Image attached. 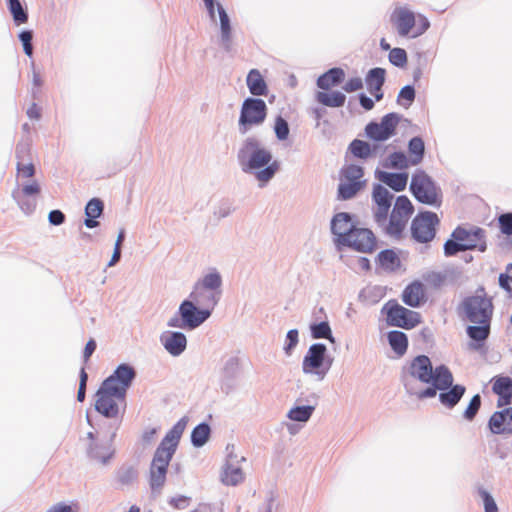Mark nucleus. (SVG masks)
I'll return each mask as SVG.
<instances>
[{"label":"nucleus","instance_id":"obj_1","mask_svg":"<svg viewBox=\"0 0 512 512\" xmlns=\"http://www.w3.org/2000/svg\"><path fill=\"white\" fill-rule=\"evenodd\" d=\"M136 372L133 367L121 364L106 378L96 393L95 409L107 418H116L125 407L126 392Z\"/></svg>","mask_w":512,"mask_h":512},{"label":"nucleus","instance_id":"obj_2","mask_svg":"<svg viewBox=\"0 0 512 512\" xmlns=\"http://www.w3.org/2000/svg\"><path fill=\"white\" fill-rule=\"evenodd\" d=\"M188 423L182 417L165 435L156 449L149 470V485L153 492H160L166 482V475L172 457Z\"/></svg>","mask_w":512,"mask_h":512},{"label":"nucleus","instance_id":"obj_3","mask_svg":"<svg viewBox=\"0 0 512 512\" xmlns=\"http://www.w3.org/2000/svg\"><path fill=\"white\" fill-rule=\"evenodd\" d=\"M482 294L466 297L461 303V309L466 319L476 325L468 326V336L477 341H485L490 334V325L494 306L492 300L488 298L484 290Z\"/></svg>","mask_w":512,"mask_h":512},{"label":"nucleus","instance_id":"obj_4","mask_svg":"<svg viewBox=\"0 0 512 512\" xmlns=\"http://www.w3.org/2000/svg\"><path fill=\"white\" fill-rule=\"evenodd\" d=\"M429 384L435 383L439 390H446L450 388L453 383V375L450 370L440 365L433 369L432 363L428 356L419 355L413 358L408 366L404 369L403 383L406 387V382L411 381L415 385V381Z\"/></svg>","mask_w":512,"mask_h":512},{"label":"nucleus","instance_id":"obj_5","mask_svg":"<svg viewBox=\"0 0 512 512\" xmlns=\"http://www.w3.org/2000/svg\"><path fill=\"white\" fill-rule=\"evenodd\" d=\"M345 79V72L342 68L334 67L320 75L317 79V86L322 91H318L315 99L318 103L332 108L344 106L346 96L340 91L328 92L338 86Z\"/></svg>","mask_w":512,"mask_h":512},{"label":"nucleus","instance_id":"obj_6","mask_svg":"<svg viewBox=\"0 0 512 512\" xmlns=\"http://www.w3.org/2000/svg\"><path fill=\"white\" fill-rule=\"evenodd\" d=\"M390 20L398 34L402 37H418L430 26V23L425 16L415 14L405 7L395 8L391 14Z\"/></svg>","mask_w":512,"mask_h":512},{"label":"nucleus","instance_id":"obj_7","mask_svg":"<svg viewBox=\"0 0 512 512\" xmlns=\"http://www.w3.org/2000/svg\"><path fill=\"white\" fill-rule=\"evenodd\" d=\"M414 212L411 201L406 196H399L392 209L390 219L383 224L385 232L395 238H400L408 220Z\"/></svg>","mask_w":512,"mask_h":512},{"label":"nucleus","instance_id":"obj_8","mask_svg":"<svg viewBox=\"0 0 512 512\" xmlns=\"http://www.w3.org/2000/svg\"><path fill=\"white\" fill-rule=\"evenodd\" d=\"M238 159L243 170L246 171L268 165L272 155L268 150L260 148L259 142L255 138H248L238 152Z\"/></svg>","mask_w":512,"mask_h":512},{"label":"nucleus","instance_id":"obj_9","mask_svg":"<svg viewBox=\"0 0 512 512\" xmlns=\"http://www.w3.org/2000/svg\"><path fill=\"white\" fill-rule=\"evenodd\" d=\"M410 190L421 203L440 206L441 193L431 178L423 171L416 172L411 179Z\"/></svg>","mask_w":512,"mask_h":512},{"label":"nucleus","instance_id":"obj_10","mask_svg":"<svg viewBox=\"0 0 512 512\" xmlns=\"http://www.w3.org/2000/svg\"><path fill=\"white\" fill-rule=\"evenodd\" d=\"M267 117V106L262 99L247 98L244 100L240 117L239 127L242 133H246L251 127L261 125Z\"/></svg>","mask_w":512,"mask_h":512},{"label":"nucleus","instance_id":"obj_11","mask_svg":"<svg viewBox=\"0 0 512 512\" xmlns=\"http://www.w3.org/2000/svg\"><path fill=\"white\" fill-rule=\"evenodd\" d=\"M440 220L436 213L424 211L418 213L411 223V236L418 243H428L435 238Z\"/></svg>","mask_w":512,"mask_h":512},{"label":"nucleus","instance_id":"obj_12","mask_svg":"<svg viewBox=\"0 0 512 512\" xmlns=\"http://www.w3.org/2000/svg\"><path fill=\"white\" fill-rule=\"evenodd\" d=\"M383 310L386 311V320L390 326L409 330L421 323L420 313L405 308L396 301L386 303Z\"/></svg>","mask_w":512,"mask_h":512},{"label":"nucleus","instance_id":"obj_13","mask_svg":"<svg viewBox=\"0 0 512 512\" xmlns=\"http://www.w3.org/2000/svg\"><path fill=\"white\" fill-rule=\"evenodd\" d=\"M363 177L362 167L354 164L345 166L341 170L338 196L343 200L354 197L362 188L361 178Z\"/></svg>","mask_w":512,"mask_h":512},{"label":"nucleus","instance_id":"obj_14","mask_svg":"<svg viewBox=\"0 0 512 512\" xmlns=\"http://www.w3.org/2000/svg\"><path fill=\"white\" fill-rule=\"evenodd\" d=\"M400 117L396 113H389L382 117L381 121L370 122L366 125L365 132L368 138L374 141H386L396 134Z\"/></svg>","mask_w":512,"mask_h":512},{"label":"nucleus","instance_id":"obj_15","mask_svg":"<svg viewBox=\"0 0 512 512\" xmlns=\"http://www.w3.org/2000/svg\"><path fill=\"white\" fill-rule=\"evenodd\" d=\"M452 238L459 240L466 250H479L484 252L487 248L485 230L480 227L465 228L456 227L452 232Z\"/></svg>","mask_w":512,"mask_h":512},{"label":"nucleus","instance_id":"obj_16","mask_svg":"<svg viewBox=\"0 0 512 512\" xmlns=\"http://www.w3.org/2000/svg\"><path fill=\"white\" fill-rule=\"evenodd\" d=\"M326 346L324 344H313L307 351L302 363L303 372L306 374H316L319 379H323L327 369L323 368Z\"/></svg>","mask_w":512,"mask_h":512},{"label":"nucleus","instance_id":"obj_17","mask_svg":"<svg viewBox=\"0 0 512 512\" xmlns=\"http://www.w3.org/2000/svg\"><path fill=\"white\" fill-rule=\"evenodd\" d=\"M363 253H370L376 248V238L367 228L356 227L350 235L343 238V244Z\"/></svg>","mask_w":512,"mask_h":512},{"label":"nucleus","instance_id":"obj_18","mask_svg":"<svg viewBox=\"0 0 512 512\" xmlns=\"http://www.w3.org/2000/svg\"><path fill=\"white\" fill-rule=\"evenodd\" d=\"M26 140L20 141L16 146L17 172L25 178H32L31 142L29 139L30 127L28 123L22 125Z\"/></svg>","mask_w":512,"mask_h":512},{"label":"nucleus","instance_id":"obj_19","mask_svg":"<svg viewBox=\"0 0 512 512\" xmlns=\"http://www.w3.org/2000/svg\"><path fill=\"white\" fill-rule=\"evenodd\" d=\"M185 327L195 329L200 326L211 314L209 309L200 308L191 300H184L179 307Z\"/></svg>","mask_w":512,"mask_h":512},{"label":"nucleus","instance_id":"obj_20","mask_svg":"<svg viewBox=\"0 0 512 512\" xmlns=\"http://www.w3.org/2000/svg\"><path fill=\"white\" fill-rule=\"evenodd\" d=\"M393 195L383 186L376 185L373 189V200L376 204L374 217L378 225L385 224L391 207Z\"/></svg>","mask_w":512,"mask_h":512},{"label":"nucleus","instance_id":"obj_21","mask_svg":"<svg viewBox=\"0 0 512 512\" xmlns=\"http://www.w3.org/2000/svg\"><path fill=\"white\" fill-rule=\"evenodd\" d=\"M492 392L497 395V407H506L512 402V378L496 375L490 380Z\"/></svg>","mask_w":512,"mask_h":512},{"label":"nucleus","instance_id":"obj_22","mask_svg":"<svg viewBox=\"0 0 512 512\" xmlns=\"http://www.w3.org/2000/svg\"><path fill=\"white\" fill-rule=\"evenodd\" d=\"M401 298L409 307H420L428 300L427 289L421 281L414 280L404 288Z\"/></svg>","mask_w":512,"mask_h":512},{"label":"nucleus","instance_id":"obj_23","mask_svg":"<svg viewBox=\"0 0 512 512\" xmlns=\"http://www.w3.org/2000/svg\"><path fill=\"white\" fill-rule=\"evenodd\" d=\"M493 434L512 433V407H505L501 411L494 412L488 422Z\"/></svg>","mask_w":512,"mask_h":512},{"label":"nucleus","instance_id":"obj_24","mask_svg":"<svg viewBox=\"0 0 512 512\" xmlns=\"http://www.w3.org/2000/svg\"><path fill=\"white\" fill-rule=\"evenodd\" d=\"M219 296L220 291H212L199 285H195L194 290L190 294L192 302L198 307L209 309L210 311L216 306Z\"/></svg>","mask_w":512,"mask_h":512},{"label":"nucleus","instance_id":"obj_25","mask_svg":"<svg viewBox=\"0 0 512 512\" xmlns=\"http://www.w3.org/2000/svg\"><path fill=\"white\" fill-rule=\"evenodd\" d=\"M386 78V71L383 68L376 67L368 71L365 81L367 89L376 101L383 99L382 87Z\"/></svg>","mask_w":512,"mask_h":512},{"label":"nucleus","instance_id":"obj_26","mask_svg":"<svg viewBox=\"0 0 512 512\" xmlns=\"http://www.w3.org/2000/svg\"><path fill=\"white\" fill-rule=\"evenodd\" d=\"M354 228L356 226L353 225L351 216L345 212L336 214L331 221V231L340 244H343V238L348 237Z\"/></svg>","mask_w":512,"mask_h":512},{"label":"nucleus","instance_id":"obj_27","mask_svg":"<svg viewBox=\"0 0 512 512\" xmlns=\"http://www.w3.org/2000/svg\"><path fill=\"white\" fill-rule=\"evenodd\" d=\"M165 349L173 356L180 355L186 348L187 340L181 332H167L161 336Z\"/></svg>","mask_w":512,"mask_h":512},{"label":"nucleus","instance_id":"obj_28","mask_svg":"<svg viewBox=\"0 0 512 512\" xmlns=\"http://www.w3.org/2000/svg\"><path fill=\"white\" fill-rule=\"evenodd\" d=\"M12 197L17 202L19 208L25 215L32 213L31 198H32V181L29 180L23 184L21 190L16 189L12 192Z\"/></svg>","mask_w":512,"mask_h":512},{"label":"nucleus","instance_id":"obj_29","mask_svg":"<svg viewBox=\"0 0 512 512\" xmlns=\"http://www.w3.org/2000/svg\"><path fill=\"white\" fill-rule=\"evenodd\" d=\"M7 9L16 26L28 22L29 13L26 6L23 5L21 0H5Z\"/></svg>","mask_w":512,"mask_h":512},{"label":"nucleus","instance_id":"obj_30","mask_svg":"<svg viewBox=\"0 0 512 512\" xmlns=\"http://www.w3.org/2000/svg\"><path fill=\"white\" fill-rule=\"evenodd\" d=\"M246 82L252 95L263 96L267 94V85L259 70H250Z\"/></svg>","mask_w":512,"mask_h":512},{"label":"nucleus","instance_id":"obj_31","mask_svg":"<svg viewBox=\"0 0 512 512\" xmlns=\"http://www.w3.org/2000/svg\"><path fill=\"white\" fill-rule=\"evenodd\" d=\"M102 212L103 202L98 198L91 199L85 207V214L87 216L85 219L86 227L94 228L98 226V221H96V218L100 217Z\"/></svg>","mask_w":512,"mask_h":512},{"label":"nucleus","instance_id":"obj_32","mask_svg":"<svg viewBox=\"0 0 512 512\" xmlns=\"http://www.w3.org/2000/svg\"><path fill=\"white\" fill-rule=\"evenodd\" d=\"M450 387L449 391L440 393L439 400L444 406L453 408L465 394L466 388L459 384Z\"/></svg>","mask_w":512,"mask_h":512},{"label":"nucleus","instance_id":"obj_33","mask_svg":"<svg viewBox=\"0 0 512 512\" xmlns=\"http://www.w3.org/2000/svg\"><path fill=\"white\" fill-rule=\"evenodd\" d=\"M388 342L392 350L399 356H403L408 348L407 335L398 330L390 331L388 333Z\"/></svg>","mask_w":512,"mask_h":512},{"label":"nucleus","instance_id":"obj_34","mask_svg":"<svg viewBox=\"0 0 512 512\" xmlns=\"http://www.w3.org/2000/svg\"><path fill=\"white\" fill-rule=\"evenodd\" d=\"M425 145L424 141L420 137H413L408 144V152L410 164L412 166L418 165L424 156Z\"/></svg>","mask_w":512,"mask_h":512},{"label":"nucleus","instance_id":"obj_35","mask_svg":"<svg viewBox=\"0 0 512 512\" xmlns=\"http://www.w3.org/2000/svg\"><path fill=\"white\" fill-rule=\"evenodd\" d=\"M381 180L393 190L399 192L406 188L407 173H383Z\"/></svg>","mask_w":512,"mask_h":512},{"label":"nucleus","instance_id":"obj_36","mask_svg":"<svg viewBox=\"0 0 512 512\" xmlns=\"http://www.w3.org/2000/svg\"><path fill=\"white\" fill-rule=\"evenodd\" d=\"M218 13L220 18V28H221V38L222 42L227 50L230 49V43H231V25H230V19L224 10V8L218 4Z\"/></svg>","mask_w":512,"mask_h":512},{"label":"nucleus","instance_id":"obj_37","mask_svg":"<svg viewBox=\"0 0 512 512\" xmlns=\"http://www.w3.org/2000/svg\"><path fill=\"white\" fill-rule=\"evenodd\" d=\"M439 389L435 383H432V386L427 387L425 389H417V387L411 383V381L406 382V390L410 395H415L419 399L425 398H433L437 394V390Z\"/></svg>","mask_w":512,"mask_h":512},{"label":"nucleus","instance_id":"obj_38","mask_svg":"<svg viewBox=\"0 0 512 512\" xmlns=\"http://www.w3.org/2000/svg\"><path fill=\"white\" fill-rule=\"evenodd\" d=\"M244 479L243 472L239 467L227 466L222 474V481L226 485H237Z\"/></svg>","mask_w":512,"mask_h":512},{"label":"nucleus","instance_id":"obj_39","mask_svg":"<svg viewBox=\"0 0 512 512\" xmlns=\"http://www.w3.org/2000/svg\"><path fill=\"white\" fill-rule=\"evenodd\" d=\"M209 435L210 427L205 423L199 424L192 431V443L194 444V446L200 447L207 442Z\"/></svg>","mask_w":512,"mask_h":512},{"label":"nucleus","instance_id":"obj_40","mask_svg":"<svg viewBox=\"0 0 512 512\" xmlns=\"http://www.w3.org/2000/svg\"><path fill=\"white\" fill-rule=\"evenodd\" d=\"M222 284L221 276L218 272L213 271L205 275L196 285L202 286L205 289L212 291H220L219 288Z\"/></svg>","mask_w":512,"mask_h":512},{"label":"nucleus","instance_id":"obj_41","mask_svg":"<svg viewBox=\"0 0 512 512\" xmlns=\"http://www.w3.org/2000/svg\"><path fill=\"white\" fill-rule=\"evenodd\" d=\"M314 411L313 406H299L292 408L288 413V418L293 421L306 422Z\"/></svg>","mask_w":512,"mask_h":512},{"label":"nucleus","instance_id":"obj_42","mask_svg":"<svg viewBox=\"0 0 512 512\" xmlns=\"http://www.w3.org/2000/svg\"><path fill=\"white\" fill-rule=\"evenodd\" d=\"M351 153L359 158H368L371 155V146L365 141L354 140L350 144Z\"/></svg>","mask_w":512,"mask_h":512},{"label":"nucleus","instance_id":"obj_43","mask_svg":"<svg viewBox=\"0 0 512 512\" xmlns=\"http://www.w3.org/2000/svg\"><path fill=\"white\" fill-rule=\"evenodd\" d=\"M379 263L385 269H394L399 264V258L392 250H384L379 254Z\"/></svg>","mask_w":512,"mask_h":512},{"label":"nucleus","instance_id":"obj_44","mask_svg":"<svg viewBox=\"0 0 512 512\" xmlns=\"http://www.w3.org/2000/svg\"><path fill=\"white\" fill-rule=\"evenodd\" d=\"M311 334L314 339L325 338L333 341L328 322H321L311 326Z\"/></svg>","mask_w":512,"mask_h":512},{"label":"nucleus","instance_id":"obj_45","mask_svg":"<svg viewBox=\"0 0 512 512\" xmlns=\"http://www.w3.org/2000/svg\"><path fill=\"white\" fill-rule=\"evenodd\" d=\"M389 167L396 169H405L408 168L410 164V159L402 152L392 153L389 158Z\"/></svg>","mask_w":512,"mask_h":512},{"label":"nucleus","instance_id":"obj_46","mask_svg":"<svg viewBox=\"0 0 512 512\" xmlns=\"http://www.w3.org/2000/svg\"><path fill=\"white\" fill-rule=\"evenodd\" d=\"M24 53L32 60V30L23 29L18 34Z\"/></svg>","mask_w":512,"mask_h":512},{"label":"nucleus","instance_id":"obj_47","mask_svg":"<svg viewBox=\"0 0 512 512\" xmlns=\"http://www.w3.org/2000/svg\"><path fill=\"white\" fill-rule=\"evenodd\" d=\"M481 407V397L479 394H476L472 397L470 400V403L468 404L467 408L464 411V418L466 420L472 421L476 414L478 413L479 409Z\"/></svg>","mask_w":512,"mask_h":512},{"label":"nucleus","instance_id":"obj_48","mask_svg":"<svg viewBox=\"0 0 512 512\" xmlns=\"http://www.w3.org/2000/svg\"><path fill=\"white\" fill-rule=\"evenodd\" d=\"M415 98V90L412 86L403 87L397 97V102L404 106L409 107Z\"/></svg>","mask_w":512,"mask_h":512},{"label":"nucleus","instance_id":"obj_49","mask_svg":"<svg viewBox=\"0 0 512 512\" xmlns=\"http://www.w3.org/2000/svg\"><path fill=\"white\" fill-rule=\"evenodd\" d=\"M389 61L398 67H403L407 63V53L402 48H393L389 53Z\"/></svg>","mask_w":512,"mask_h":512},{"label":"nucleus","instance_id":"obj_50","mask_svg":"<svg viewBox=\"0 0 512 512\" xmlns=\"http://www.w3.org/2000/svg\"><path fill=\"white\" fill-rule=\"evenodd\" d=\"M274 131L279 140H286L289 135V126L287 121L278 116L275 120Z\"/></svg>","mask_w":512,"mask_h":512},{"label":"nucleus","instance_id":"obj_51","mask_svg":"<svg viewBox=\"0 0 512 512\" xmlns=\"http://www.w3.org/2000/svg\"><path fill=\"white\" fill-rule=\"evenodd\" d=\"M278 168H279V165L277 162L269 163L266 168H264L263 170H260L256 173V178L260 182L266 183L274 176V174L276 173Z\"/></svg>","mask_w":512,"mask_h":512},{"label":"nucleus","instance_id":"obj_52","mask_svg":"<svg viewBox=\"0 0 512 512\" xmlns=\"http://www.w3.org/2000/svg\"><path fill=\"white\" fill-rule=\"evenodd\" d=\"M462 251H465L463 245L459 240H455L454 238L447 240L444 244V254L448 257L454 256Z\"/></svg>","mask_w":512,"mask_h":512},{"label":"nucleus","instance_id":"obj_53","mask_svg":"<svg viewBox=\"0 0 512 512\" xmlns=\"http://www.w3.org/2000/svg\"><path fill=\"white\" fill-rule=\"evenodd\" d=\"M498 223L500 230L505 235H512V213H505L499 216Z\"/></svg>","mask_w":512,"mask_h":512},{"label":"nucleus","instance_id":"obj_54","mask_svg":"<svg viewBox=\"0 0 512 512\" xmlns=\"http://www.w3.org/2000/svg\"><path fill=\"white\" fill-rule=\"evenodd\" d=\"M479 495L483 500L485 512H498L494 498L486 490L479 489Z\"/></svg>","mask_w":512,"mask_h":512},{"label":"nucleus","instance_id":"obj_55","mask_svg":"<svg viewBox=\"0 0 512 512\" xmlns=\"http://www.w3.org/2000/svg\"><path fill=\"white\" fill-rule=\"evenodd\" d=\"M136 478V471L133 468H125L118 472L117 480L122 485L131 483Z\"/></svg>","mask_w":512,"mask_h":512},{"label":"nucleus","instance_id":"obj_56","mask_svg":"<svg viewBox=\"0 0 512 512\" xmlns=\"http://www.w3.org/2000/svg\"><path fill=\"white\" fill-rule=\"evenodd\" d=\"M362 87H363L362 79L360 77H353L345 82V84L343 85V90L347 93H352V92L362 89Z\"/></svg>","mask_w":512,"mask_h":512},{"label":"nucleus","instance_id":"obj_57","mask_svg":"<svg viewBox=\"0 0 512 512\" xmlns=\"http://www.w3.org/2000/svg\"><path fill=\"white\" fill-rule=\"evenodd\" d=\"M87 380H88V375L85 371V368H82L80 371V383H79V388H78V392H77V400L79 402H83L85 399Z\"/></svg>","mask_w":512,"mask_h":512},{"label":"nucleus","instance_id":"obj_58","mask_svg":"<svg viewBox=\"0 0 512 512\" xmlns=\"http://www.w3.org/2000/svg\"><path fill=\"white\" fill-rule=\"evenodd\" d=\"M298 343V331L296 329H292L287 333V344L284 347V350L287 354L291 353V350Z\"/></svg>","mask_w":512,"mask_h":512},{"label":"nucleus","instance_id":"obj_59","mask_svg":"<svg viewBox=\"0 0 512 512\" xmlns=\"http://www.w3.org/2000/svg\"><path fill=\"white\" fill-rule=\"evenodd\" d=\"M190 498L186 496H177L172 498L169 503L171 506L177 509H185L188 507Z\"/></svg>","mask_w":512,"mask_h":512},{"label":"nucleus","instance_id":"obj_60","mask_svg":"<svg viewBox=\"0 0 512 512\" xmlns=\"http://www.w3.org/2000/svg\"><path fill=\"white\" fill-rule=\"evenodd\" d=\"M65 220V215L60 210H53L49 213V222L53 225H61Z\"/></svg>","mask_w":512,"mask_h":512},{"label":"nucleus","instance_id":"obj_61","mask_svg":"<svg viewBox=\"0 0 512 512\" xmlns=\"http://www.w3.org/2000/svg\"><path fill=\"white\" fill-rule=\"evenodd\" d=\"M96 349V342L94 339H90L87 343H86V346L84 348V352H83V358H84V361L85 362H88L89 361V358L91 357V355L94 353Z\"/></svg>","mask_w":512,"mask_h":512},{"label":"nucleus","instance_id":"obj_62","mask_svg":"<svg viewBox=\"0 0 512 512\" xmlns=\"http://www.w3.org/2000/svg\"><path fill=\"white\" fill-rule=\"evenodd\" d=\"M511 282H512V277L511 276H509L508 274H504V273L500 274V276H499V284L509 294L512 293V288L510 286Z\"/></svg>","mask_w":512,"mask_h":512},{"label":"nucleus","instance_id":"obj_63","mask_svg":"<svg viewBox=\"0 0 512 512\" xmlns=\"http://www.w3.org/2000/svg\"><path fill=\"white\" fill-rule=\"evenodd\" d=\"M359 101H360L361 106L365 110H371L374 107L373 100L371 98L367 97L365 94H360Z\"/></svg>","mask_w":512,"mask_h":512},{"label":"nucleus","instance_id":"obj_64","mask_svg":"<svg viewBox=\"0 0 512 512\" xmlns=\"http://www.w3.org/2000/svg\"><path fill=\"white\" fill-rule=\"evenodd\" d=\"M47 512H75L70 505L59 503L51 507Z\"/></svg>","mask_w":512,"mask_h":512}]
</instances>
